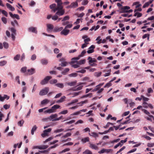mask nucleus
Returning <instances> with one entry per match:
<instances>
[{
    "mask_svg": "<svg viewBox=\"0 0 154 154\" xmlns=\"http://www.w3.org/2000/svg\"><path fill=\"white\" fill-rule=\"evenodd\" d=\"M57 11L56 13L55 14L59 16H61L63 15L65 12L63 8L57 9H54L53 10V11L54 12H55Z\"/></svg>",
    "mask_w": 154,
    "mask_h": 154,
    "instance_id": "f257e3e1",
    "label": "nucleus"
},
{
    "mask_svg": "<svg viewBox=\"0 0 154 154\" xmlns=\"http://www.w3.org/2000/svg\"><path fill=\"white\" fill-rule=\"evenodd\" d=\"M49 91L48 87H45L40 91L39 92V95L40 96H43L47 94Z\"/></svg>",
    "mask_w": 154,
    "mask_h": 154,
    "instance_id": "f03ea898",
    "label": "nucleus"
},
{
    "mask_svg": "<svg viewBox=\"0 0 154 154\" xmlns=\"http://www.w3.org/2000/svg\"><path fill=\"white\" fill-rule=\"evenodd\" d=\"M52 77L50 76H47L46 77H45L44 79L42 80L40 82V84L42 85H44L47 84L48 81L51 79Z\"/></svg>",
    "mask_w": 154,
    "mask_h": 154,
    "instance_id": "7ed1b4c3",
    "label": "nucleus"
},
{
    "mask_svg": "<svg viewBox=\"0 0 154 154\" xmlns=\"http://www.w3.org/2000/svg\"><path fill=\"white\" fill-rule=\"evenodd\" d=\"M55 1L57 3V6L56 8V9H61L63 8V7L62 6L63 3H62L61 0H55Z\"/></svg>",
    "mask_w": 154,
    "mask_h": 154,
    "instance_id": "20e7f679",
    "label": "nucleus"
},
{
    "mask_svg": "<svg viewBox=\"0 0 154 154\" xmlns=\"http://www.w3.org/2000/svg\"><path fill=\"white\" fill-rule=\"evenodd\" d=\"M11 31L12 32L11 34V38L13 40H14L15 39V35H16V30L13 28H11Z\"/></svg>",
    "mask_w": 154,
    "mask_h": 154,
    "instance_id": "39448f33",
    "label": "nucleus"
},
{
    "mask_svg": "<svg viewBox=\"0 0 154 154\" xmlns=\"http://www.w3.org/2000/svg\"><path fill=\"white\" fill-rule=\"evenodd\" d=\"M27 72L26 74L27 75H32L34 74L35 72V70L34 69L32 68L30 69H28L27 70Z\"/></svg>",
    "mask_w": 154,
    "mask_h": 154,
    "instance_id": "423d86ee",
    "label": "nucleus"
},
{
    "mask_svg": "<svg viewBox=\"0 0 154 154\" xmlns=\"http://www.w3.org/2000/svg\"><path fill=\"white\" fill-rule=\"evenodd\" d=\"M112 150L111 149H105L103 148L100 151H99L98 153L100 154L103 153L104 152L108 153L110 151H112Z\"/></svg>",
    "mask_w": 154,
    "mask_h": 154,
    "instance_id": "0eeeda50",
    "label": "nucleus"
},
{
    "mask_svg": "<svg viewBox=\"0 0 154 154\" xmlns=\"http://www.w3.org/2000/svg\"><path fill=\"white\" fill-rule=\"evenodd\" d=\"M69 31H70L69 29H66L65 28L61 32L60 34L61 35H66L69 34Z\"/></svg>",
    "mask_w": 154,
    "mask_h": 154,
    "instance_id": "6e6552de",
    "label": "nucleus"
},
{
    "mask_svg": "<svg viewBox=\"0 0 154 154\" xmlns=\"http://www.w3.org/2000/svg\"><path fill=\"white\" fill-rule=\"evenodd\" d=\"M57 116V114H55L51 115L49 117L47 118L46 119L47 120L49 119L50 120H51L52 121H55L54 120Z\"/></svg>",
    "mask_w": 154,
    "mask_h": 154,
    "instance_id": "1a4fd4ad",
    "label": "nucleus"
},
{
    "mask_svg": "<svg viewBox=\"0 0 154 154\" xmlns=\"http://www.w3.org/2000/svg\"><path fill=\"white\" fill-rule=\"evenodd\" d=\"M88 59L89 60L88 62L89 63H97V61L95 58H92L90 57H88Z\"/></svg>",
    "mask_w": 154,
    "mask_h": 154,
    "instance_id": "9d476101",
    "label": "nucleus"
},
{
    "mask_svg": "<svg viewBox=\"0 0 154 154\" xmlns=\"http://www.w3.org/2000/svg\"><path fill=\"white\" fill-rule=\"evenodd\" d=\"M60 61L61 62L60 65L62 66H66L67 63L65 61V59L63 58H62L60 60Z\"/></svg>",
    "mask_w": 154,
    "mask_h": 154,
    "instance_id": "9b49d317",
    "label": "nucleus"
},
{
    "mask_svg": "<svg viewBox=\"0 0 154 154\" xmlns=\"http://www.w3.org/2000/svg\"><path fill=\"white\" fill-rule=\"evenodd\" d=\"M9 98V97L7 95L5 94L3 97H2L0 95V100L1 101H3L5 99H6L7 100H8Z\"/></svg>",
    "mask_w": 154,
    "mask_h": 154,
    "instance_id": "f8f14e48",
    "label": "nucleus"
},
{
    "mask_svg": "<svg viewBox=\"0 0 154 154\" xmlns=\"http://www.w3.org/2000/svg\"><path fill=\"white\" fill-rule=\"evenodd\" d=\"M142 110L144 113L148 115L150 117L152 118L153 119H154V116L152 115H150V113L146 110L145 109H142Z\"/></svg>",
    "mask_w": 154,
    "mask_h": 154,
    "instance_id": "ddd939ff",
    "label": "nucleus"
},
{
    "mask_svg": "<svg viewBox=\"0 0 154 154\" xmlns=\"http://www.w3.org/2000/svg\"><path fill=\"white\" fill-rule=\"evenodd\" d=\"M78 4L77 2H75L71 3L70 4V6L71 8H75L78 6Z\"/></svg>",
    "mask_w": 154,
    "mask_h": 154,
    "instance_id": "4468645a",
    "label": "nucleus"
},
{
    "mask_svg": "<svg viewBox=\"0 0 154 154\" xmlns=\"http://www.w3.org/2000/svg\"><path fill=\"white\" fill-rule=\"evenodd\" d=\"M47 30L48 31H49L50 30L53 29L54 28L53 25L51 24H47Z\"/></svg>",
    "mask_w": 154,
    "mask_h": 154,
    "instance_id": "2eb2a0df",
    "label": "nucleus"
},
{
    "mask_svg": "<svg viewBox=\"0 0 154 154\" xmlns=\"http://www.w3.org/2000/svg\"><path fill=\"white\" fill-rule=\"evenodd\" d=\"M63 29V28L62 27H56L54 29L53 31L55 32H58L62 30Z\"/></svg>",
    "mask_w": 154,
    "mask_h": 154,
    "instance_id": "dca6fc26",
    "label": "nucleus"
},
{
    "mask_svg": "<svg viewBox=\"0 0 154 154\" xmlns=\"http://www.w3.org/2000/svg\"><path fill=\"white\" fill-rule=\"evenodd\" d=\"M29 30L30 31H31L33 32H34L35 33H37V32L36 28L33 27H30L29 29Z\"/></svg>",
    "mask_w": 154,
    "mask_h": 154,
    "instance_id": "f3484780",
    "label": "nucleus"
},
{
    "mask_svg": "<svg viewBox=\"0 0 154 154\" xmlns=\"http://www.w3.org/2000/svg\"><path fill=\"white\" fill-rule=\"evenodd\" d=\"M90 147L92 149L97 150L98 149L97 146L95 144L91 143H90Z\"/></svg>",
    "mask_w": 154,
    "mask_h": 154,
    "instance_id": "a211bd4d",
    "label": "nucleus"
},
{
    "mask_svg": "<svg viewBox=\"0 0 154 154\" xmlns=\"http://www.w3.org/2000/svg\"><path fill=\"white\" fill-rule=\"evenodd\" d=\"M41 62L43 65H47L48 63V60L45 59H43L41 60Z\"/></svg>",
    "mask_w": 154,
    "mask_h": 154,
    "instance_id": "6ab92c4d",
    "label": "nucleus"
},
{
    "mask_svg": "<svg viewBox=\"0 0 154 154\" xmlns=\"http://www.w3.org/2000/svg\"><path fill=\"white\" fill-rule=\"evenodd\" d=\"M6 5L7 7L8 8H9L10 9V10L12 11H13L15 10V8L14 7H13L9 3H7L6 4Z\"/></svg>",
    "mask_w": 154,
    "mask_h": 154,
    "instance_id": "aec40b11",
    "label": "nucleus"
},
{
    "mask_svg": "<svg viewBox=\"0 0 154 154\" xmlns=\"http://www.w3.org/2000/svg\"><path fill=\"white\" fill-rule=\"evenodd\" d=\"M89 134L90 136H92V137H94L95 138L98 137L99 136L98 134L96 132H92L91 133V134L89 133Z\"/></svg>",
    "mask_w": 154,
    "mask_h": 154,
    "instance_id": "412c9836",
    "label": "nucleus"
},
{
    "mask_svg": "<svg viewBox=\"0 0 154 154\" xmlns=\"http://www.w3.org/2000/svg\"><path fill=\"white\" fill-rule=\"evenodd\" d=\"M60 107V106L58 105H55L53 106L52 107L53 112L55 111L57 109L59 108Z\"/></svg>",
    "mask_w": 154,
    "mask_h": 154,
    "instance_id": "4be33fe9",
    "label": "nucleus"
},
{
    "mask_svg": "<svg viewBox=\"0 0 154 154\" xmlns=\"http://www.w3.org/2000/svg\"><path fill=\"white\" fill-rule=\"evenodd\" d=\"M50 102L49 100L45 99L43 100H42L41 102V104L42 105H44L45 104H47L48 103Z\"/></svg>",
    "mask_w": 154,
    "mask_h": 154,
    "instance_id": "5701e85b",
    "label": "nucleus"
},
{
    "mask_svg": "<svg viewBox=\"0 0 154 154\" xmlns=\"http://www.w3.org/2000/svg\"><path fill=\"white\" fill-rule=\"evenodd\" d=\"M76 81L72 82H69L67 83V84L68 85L72 86H74L76 85Z\"/></svg>",
    "mask_w": 154,
    "mask_h": 154,
    "instance_id": "b1692460",
    "label": "nucleus"
},
{
    "mask_svg": "<svg viewBox=\"0 0 154 154\" xmlns=\"http://www.w3.org/2000/svg\"><path fill=\"white\" fill-rule=\"evenodd\" d=\"M37 128L36 125H34L31 131V133L32 135L34 134V132L35 131Z\"/></svg>",
    "mask_w": 154,
    "mask_h": 154,
    "instance_id": "393cba45",
    "label": "nucleus"
},
{
    "mask_svg": "<svg viewBox=\"0 0 154 154\" xmlns=\"http://www.w3.org/2000/svg\"><path fill=\"white\" fill-rule=\"evenodd\" d=\"M48 147V145H42L39 146L40 149H47Z\"/></svg>",
    "mask_w": 154,
    "mask_h": 154,
    "instance_id": "a878e982",
    "label": "nucleus"
},
{
    "mask_svg": "<svg viewBox=\"0 0 154 154\" xmlns=\"http://www.w3.org/2000/svg\"><path fill=\"white\" fill-rule=\"evenodd\" d=\"M83 87V86H80L77 88H72V90L73 91H77L79 90H81L82 89Z\"/></svg>",
    "mask_w": 154,
    "mask_h": 154,
    "instance_id": "bb28decb",
    "label": "nucleus"
},
{
    "mask_svg": "<svg viewBox=\"0 0 154 154\" xmlns=\"http://www.w3.org/2000/svg\"><path fill=\"white\" fill-rule=\"evenodd\" d=\"M27 68L26 66L23 67L20 70V71L22 73H26V71Z\"/></svg>",
    "mask_w": 154,
    "mask_h": 154,
    "instance_id": "cd10ccee",
    "label": "nucleus"
},
{
    "mask_svg": "<svg viewBox=\"0 0 154 154\" xmlns=\"http://www.w3.org/2000/svg\"><path fill=\"white\" fill-rule=\"evenodd\" d=\"M89 138L88 137L82 138L81 140L82 141L83 143H85L87 142H88L89 141Z\"/></svg>",
    "mask_w": 154,
    "mask_h": 154,
    "instance_id": "c85d7f7f",
    "label": "nucleus"
},
{
    "mask_svg": "<svg viewBox=\"0 0 154 154\" xmlns=\"http://www.w3.org/2000/svg\"><path fill=\"white\" fill-rule=\"evenodd\" d=\"M55 85L57 87L61 88H62L64 87L63 84L62 83H59L55 84Z\"/></svg>",
    "mask_w": 154,
    "mask_h": 154,
    "instance_id": "c756f323",
    "label": "nucleus"
},
{
    "mask_svg": "<svg viewBox=\"0 0 154 154\" xmlns=\"http://www.w3.org/2000/svg\"><path fill=\"white\" fill-rule=\"evenodd\" d=\"M68 113V111L67 110H64L60 112L59 113V114H63L65 115L67 114Z\"/></svg>",
    "mask_w": 154,
    "mask_h": 154,
    "instance_id": "7c9ffc66",
    "label": "nucleus"
},
{
    "mask_svg": "<svg viewBox=\"0 0 154 154\" xmlns=\"http://www.w3.org/2000/svg\"><path fill=\"white\" fill-rule=\"evenodd\" d=\"M7 63L6 60H3L0 62V66H3L5 65Z\"/></svg>",
    "mask_w": 154,
    "mask_h": 154,
    "instance_id": "2f4dec72",
    "label": "nucleus"
},
{
    "mask_svg": "<svg viewBox=\"0 0 154 154\" xmlns=\"http://www.w3.org/2000/svg\"><path fill=\"white\" fill-rule=\"evenodd\" d=\"M56 5L55 4H53L52 5H50V8L51 9H52L53 11V10L56 8L57 7Z\"/></svg>",
    "mask_w": 154,
    "mask_h": 154,
    "instance_id": "473e14b6",
    "label": "nucleus"
},
{
    "mask_svg": "<svg viewBox=\"0 0 154 154\" xmlns=\"http://www.w3.org/2000/svg\"><path fill=\"white\" fill-rule=\"evenodd\" d=\"M66 98L65 96L62 97L60 99L57 101V103H59L63 102L64 101V100Z\"/></svg>",
    "mask_w": 154,
    "mask_h": 154,
    "instance_id": "72a5a7b5",
    "label": "nucleus"
},
{
    "mask_svg": "<svg viewBox=\"0 0 154 154\" xmlns=\"http://www.w3.org/2000/svg\"><path fill=\"white\" fill-rule=\"evenodd\" d=\"M69 68H66L64 69L63 71L62 72V74L63 75H65L67 72L69 71Z\"/></svg>",
    "mask_w": 154,
    "mask_h": 154,
    "instance_id": "f704fd0d",
    "label": "nucleus"
},
{
    "mask_svg": "<svg viewBox=\"0 0 154 154\" xmlns=\"http://www.w3.org/2000/svg\"><path fill=\"white\" fill-rule=\"evenodd\" d=\"M112 84L111 82L110 81L108 83H106L105 86L104 87V88H109L112 86Z\"/></svg>",
    "mask_w": 154,
    "mask_h": 154,
    "instance_id": "c9c22d12",
    "label": "nucleus"
},
{
    "mask_svg": "<svg viewBox=\"0 0 154 154\" xmlns=\"http://www.w3.org/2000/svg\"><path fill=\"white\" fill-rule=\"evenodd\" d=\"M71 135V134L70 133H67L66 134L64 135L62 137V138H66L70 136Z\"/></svg>",
    "mask_w": 154,
    "mask_h": 154,
    "instance_id": "e433bc0d",
    "label": "nucleus"
},
{
    "mask_svg": "<svg viewBox=\"0 0 154 154\" xmlns=\"http://www.w3.org/2000/svg\"><path fill=\"white\" fill-rule=\"evenodd\" d=\"M83 153L85 154H92V152L88 149L86 150Z\"/></svg>",
    "mask_w": 154,
    "mask_h": 154,
    "instance_id": "4c0bfd02",
    "label": "nucleus"
},
{
    "mask_svg": "<svg viewBox=\"0 0 154 154\" xmlns=\"http://www.w3.org/2000/svg\"><path fill=\"white\" fill-rule=\"evenodd\" d=\"M53 112H53L52 108L48 109L47 110H46V111H45L44 112L45 113H53Z\"/></svg>",
    "mask_w": 154,
    "mask_h": 154,
    "instance_id": "58836bf2",
    "label": "nucleus"
},
{
    "mask_svg": "<svg viewBox=\"0 0 154 154\" xmlns=\"http://www.w3.org/2000/svg\"><path fill=\"white\" fill-rule=\"evenodd\" d=\"M20 57V54H17L14 57V59L15 60L17 61L19 60Z\"/></svg>",
    "mask_w": 154,
    "mask_h": 154,
    "instance_id": "ea45409f",
    "label": "nucleus"
},
{
    "mask_svg": "<svg viewBox=\"0 0 154 154\" xmlns=\"http://www.w3.org/2000/svg\"><path fill=\"white\" fill-rule=\"evenodd\" d=\"M70 150V149L69 148H66L64 150H63L62 151H60L59 152V153L60 154L61 153H63V152H66Z\"/></svg>",
    "mask_w": 154,
    "mask_h": 154,
    "instance_id": "a19ab883",
    "label": "nucleus"
},
{
    "mask_svg": "<svg viewBox=\"0 0 154 154\" xmlns=\"http://www.w3.org/2000/svg\"><path fill=\"white\" fill-rule=\"evenodd\" d=\"M79 57H74L73 58H72V61H71V63H75V62H76V61H74V60H78L79 59Z\"/></svg>",
    "mask_w": 154,
    "mask_h": 154,
    "instance_id": "79ce46f5",
    "label": "nucleus"
},
{
    "mask_svg": "<svg viewBox=\"0 0 154 154\" xmlns=\"http://www.w3.org/2000/svg\"><path fill=\"white\" fill-rule=\"evenodd\" d=\"M149 35L148 34H146L143 35L142 37V38L143 39H144L146 37H147V39L149 40Z\"/></svg>",
    "mask_w": 154,
    "mask_h": 154,
    "instance_id": "37998d69",
    "label": "nucleus"
},
{
    "mask_svg": "<svg viewBox=\"0 0 154 154\" xmlns=\"http://www.w3.org/2000/svg\"><path fill=\"white\" fill-rule=\"evenodd\" d=\"M57 82V79H52L50 81V83L51 84H53L56 83Z\"/></svg>",
    "mask_w": 154,
    "mask_h": 154,
    "instance_id": "c03bdc74",
    "label": "nucleus"
},
{
    "mask_svg": "<svg viewBox=\"0 0 154 154\" xmlns=\"http://www.w3.org/2000/svg\"><path fill=\"white\" fill-rule=\"evenodd\" d=\"M85 60H82L78 62V63L79 64L81 65L84 64L85 63Z\"/></svg>",
    "mask_w": 154,
    "mask_h": 154,
    "instance_id": "a18cd8bd",
    "label": "nucleus"
},
{
    "mask_svg": "<svg viewBox=\"0 0 154 154\" xmlns=\"http://www.w3.org/2000/svg\"><path fill=\"white\" fill-rule=\"evenodd\" d=\"M87 102V100H85L84 101H82L80 103H77L78 104H79V106H82L83 104Z\"/></svg>",
    "mask_w": 154,
    "mask_h": 154,
    "instance_id": "49530a36",
    "label": "nucleus"
},
{
    "mask_svg": "<svg viewBox=\"0 0 154 154\" xmlns=\"http://www.w3.org/2000/svg\"><path fill=\"white\" fill-rule=\"evenodd\" d=\"M73 144V143L71 142H69L67 143L64 144L63 145V146H71Z\"/></svg>",
    "mask_w": 154,
    "mask_h": 154,
    "instance_id": "de8ad7c7",
    "label": "nucleus"
},
{
    "mask_svg": "<svg viewBox=\"0 0 154 154\" xmlns=\"http://www.w3.org/2000/svg\"><path fill=\"white\" fill-rule=\"evenodd\" d=\"M88 1L87 0H84L82 2V5H86L88 3Z\"/></svg>",
    "mask_w": 154,
    "mask_h": 154,
    "instance_id": "09e8293b",
    "label": "nucleus"
},
{
    "mask_svg": "<svg viewBox=\"0 0 154 154\" xmlns=\"http://www.w3.org/2000/svg\"><path fill=\"white\" fill-rule=\"evenodd\" d=\"M52 19L54 20H56L58 19V16L57 15H56L52 16L51 17Z\"/></svg>",
    "mask_w": 154,
    "mask_h": 154,
    "instance_id": "8fccbe9b",
    "label": "nucleus"
},
{
    "mask_svg": "<svg viewBox=\"0 0 154 154\" xmlns=\"http://www.w3.org/2000/svg\"><path fill=\"white\" fill-rule=\"evenodd\" d=\"M69 17L68 16H65L62 20V21H63L66 20H69Z\"/></svg>",
    "mask_w": 154,
    "mask_h": 154,
    "instance_id": "3c124183",
    "label": "nucleus"
},
{
    "mask_svg": "<svg viewBox=\"0 0 154 154\" xmlns=\"http://www.w3.org/2000/svg\"><path fill=\"white\" fill-rule=\"evenodd\" d=\"M75 121L74 120H72L70 121L66 122L65 123V124L66 125L68 124H71L75 122Z\"/></svg>",
    "mask_w": 154,
    "mask_h": 154,
    "instance_id": "603ef678",
    "label": "nucleus"
},
{
    "mask_svg": "<svg viewBox=\"0 0 154 154\" xmlns=\"http://www.w3.org/2000/svg\"><path fill=\"white\" fill-rule=\"evenodd\" d=\"M94 52V49H90V50L87 51L88 53L89 54L92 53Z\"/></svg>",
    "mask_w": 154,
    "mask_h": 154,
    "instance_id": "864d4df0",
    "label": "nucleus"
},
{
    "mask_svg": "<svg viewBox=\"0 0 154 154\" xmlns=\"http://www.w3.org/2000/svg\"><path fill=\"white\" fill-rule=\"evenodd\" d=\"M128 10H125L124 8H122L121 10L120 13H128Z\"/></svg>",
    "mask_w": 154,
    "mask_h": 154,
    "instance_id": "5fc2aeb1",
    "label": "nucleus"
},
{
    "mask_svg": "<svg viewBox=\"0 0 154 154\" xmlns=\"http://www.w3.org/2000/svg\"><path fill=\"white\" fill-rule=\"evenodd\" d=\"M63 131V129L61 128L60 129H57V130H55L54 131V132L56 133H59V132H60Z\"/></svg>",
    "mask_w": 154,
    "mask_h": 154,
    "instance_id": "6e6d98bb",
    "label": "nucleus"
},
{
    "mask_svg": "<svg viewBox=\"0 0 154 154\" xmlns=\"http://www.w3.org/2000/svg\"><path fill=\"white\" fill-rule=\"evenodd\" d=\"M92 96V94L91 93H90L89 94H87L86 95H84L83 96V97H91Z\"/></svg>",
    "mask_w": 154,
    "mask_h": 154,
    "instance_id": "4d7b16f0",
    "label": "nucleus"
},
{
    "mask_svg": "<svg viewBox=\"0 0 154 154\" xmlns=\"http://www.w3.org/2000/svg\"><path fill=\"white\" fill-rule=\"evenodd\" d=\"M10 107V105H9L8 104H5L4 105L3 107L5 109H8Z\"/></svg>",
    "mask_w": 154,
    "mask_h": 154,
    "instance_id": "13d9d810",
    "label": "nucleus"
},
{
    "mask_svg": "<svg viewBox=\"0 0 154 154\" xmlns=\"http://www.w3.org/2000/svg\"><path fill=\"white\" fill-rule=\"evenodd\" d=\"M2 20L5 24L7 22V19L5 17H2Z\"/></svg>",
    "mask_w": 154,
    "mask_h": 154,
    "instance_id": "bf43d9fd",
    "label": "nucleus"
},
{
    "mask_svg": "<svg viewBox=\"0 0 154 154\" xmlns=\"http://www.w3.org/2000/svg\"><path fill=\"white\" fill-rule=\"evenodd\" d=\"M122 145V144H121L120 143H119L118 144H117L115 146H114V148L116 149L119 146H121Z\"/></svg>",
    "mask_w": 154,
    "mask_h": 154,
    "instance_id": "052dcab7",
    "label": "nucleus"
},
{
    "mask_svg": "<svg viewBox=\"0 0 154 154\" xmlns=\"http://www.w3.org/2000/svg\"><path fill=\"white\" fill-rule=\"evenodd\" d=\"M72 24H67L65 27V28L67 29V28H70L72 27Z\"/></svg>",
    "mask_w": 154,
    "mask_h": 154,
    "instance_id": "680f3d73",
    "label": "nucleus"
},
{
    "mask_svg": "<svg viewBox=\"0 0 154 154\" xmlns=\"http://www.w3.org/2000/svg\"><path fill=\"white\" fill-rule=\"evenodd\" d=\"M100 88V87H99L97 85L96 86V88H94L92 91H95L98 90Z\"/></svg>",
    "mask_w": 154,
    "mask_h": 154,
    "instance_id": "e2e57ef3",
    "label": "nucleus"
},
{
    "mask_svg": "<svg viewBox=\"0 0 154 154\" xmlns=\"http://www.w3.org/2000/svg\"><path fill=\"white\" fill-rule=\"evenodd\" d=\"M125 148V146H123L122 148L121 149H120L119 151H117L116 153V154H117L123 150Z\"/></svg>",
    "mask_w": 154,
    "mask_h": 154,
    "instance_id": "0e129e2a",
    "label": "nucleus"
},
{
    "mask_svg": "<svg viewBox=\"0 0 154 154\" xmlns=\"http://www.w3.org/2000/svg\"><path fill=\"white\" fill-rule=\"evenodd\" d=\"M86 53V51L85 50H84L83 51L81 54L79 55V57H83L85 54V53Z\"/></svg>",
    "mask_w": 154,
    "mask_h": 154,
    "instance_id": "69168bd1",
    "label": "nucleus"
},
{
    "mask_svg": "<svg viewBox=\"0 0 154 154\" xmlns=\"http://www.w3.org/2000/svg\"><path fill=\"white\" fill-rule=\"evenodd\" d=\"M149 5V2H146L143 6V8H144L146 7H147Z\"/></svg>",
    "mask_w": 154,
    "mask_h": 154,
    "instance_id": "338daca9",
    "label": "nucleus"
},
{
    "mask_svg": "<svg viewBox=\"0 0 154 154\" xmlns=\"http://www.w3.org/2000/svg\"><path fill=\"white\" fill-rule=\"evenodd\" d=\"M2 13L3 14H4L5 16L7 17L8 16V13L5 10H3L2 11Z\"/></svg>",
    "mask_w": 154,
    "mask_h": 154,
    "instance_id": "774afa93",
    "label": "nucleus"
}]
</instances>
